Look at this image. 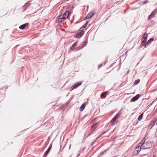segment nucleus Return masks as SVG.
<instances>
[{
  "label": "nucleus",
  "instance_id": "nucleus-26",
  "mask_svg": "<svg viewBox=\"0 0 157 157\" xmlns=\"http://www.w3.org/2000/svg\"><path fill=\"white\" fill-rule=\"evenodd\" d=\"M86 44H84L83 45V46H82V48H83L84 47H85L86 45Z\"/></svg>",
  "mask_w": 157,
  "mask_h": 157
},
{
  "label": "nucleus",
  "instance_id": "nucleus-20",
  "mask_svg": "<svg viewBox=\"0 0 157 157\" xmlns=\"http://www.w3.org/2000/svg\"><path fill=\"white\" fill-rule=\"evenodd\" d=\"M89 23V21H87L85 24L81 28H85L86 26H87V25Z\"/></svg>",
  "mask_w": 157,
  "mask_h": 157
},
{
  "label": "nucleus",
  "instance_id": "nucleus-6",
  "mask_svg": "<svg viewBox=\"0 0 157 157\" xmlns=\"http://www.w3.org/2000/svg\"><path fill=\"white\" fill-rule=\"evenodd\" d=\"M84 33V32L83 30H81L80 32L78 33L76 35V37L77 38H80L83 35Z\"/></svg>",
  "mask_w": 157,
  "mask_h": 157
},
{
  "label": "nucleus",
  "instance_id": "nucleus-15",
  "mask_svg": "<svg viewBox=\"0 0 157 157\" xmlns=\"http://www.w3.org/2000/svg\"><path fill=\"white\" fill-rule=\"evenodd\" d=\"M95 14L94 13H90L87 15V16H89V18H90L92 17Z\"/></svg>",
  "mask_w": 157,
  "mask_h": 157
},
{
  "label": "nucleus",
  "instance_id": "nucleus-27",
  "mask_svg": "<svg viewBox=\"0 0 157 157\" xmlns=\"http://www.w3.org/2000/svg\"><path fill=\"white\" fill-rule=\"evenodd\" d=\"M105 94H108L109 93V92L108 91H106V92H105Z\"/></svg>",
  "mask_w": 157,
  "mask_h": 157
},
{
  "label": "nucleus",
  "instance_id": "nucleus-13",
  "mask_svg": "<svg viewBox=\"0 0 157 157\" xmlns=\"http://www.w3.org/2000/svg\"><path fill=\"white\" fill-rule=\"evenodd\" d=\"M144 115V113H142L140 115L138 118V120L139 121H140L142 119Z\"/></svg>",
  "mask_w": 157,
  "mask_h": 157
},
{
  "label": "nucleus",
  "instance_id": "nucleus-25",
  "mask_svg": "<svg viewBox=\"0 0 157 157\" xmlns=\"http://www.w3.org/2000/svg\"><path fill=\"white\" fill-rule=\"evenodd\" d=\"M102 66V64H101L99 65V68L101 67Z\"/></svg>",
  "mask_w": 157,
  "mask_h": 157
},
{
  "label": "nucleus",
  "instance_id": "nucleus-7",
  "mask_svg": "<svg viewBox=\"0 0 157 157\" xmlns=\"http://www.w3.org/2000/svg\"><path fill=\"white\" fill-rule=\"evenodd\" d=\"M154 38H151L150 39L147 43H146L145 44V48H146L148 46V44H149L151 43L154 40Z\"/></svg>",
  "mask_w": 157,
  "mask_h": 157
},
{
  "label": "nucleus",
  "instance_id": "nucleus-23",
  "mask_svg": "<svg viewBox=\"0 0 157 157\" xmlns=\"http://www.w3.org/2000/svg\"><path fill=\"white\" fill-rule=\"evenodd\" d=\"M74 89H75V88H74V86H73L71 87V88L70 90L72 91Z\"/></svg>",
  "mask_w": 157,
  "mask_h": 157
},
{
  "label": "nucleus",
  "instance_id": "nucleus-24",
  "mask_svg": "<svg viewBox=\"0 0 157 157\" xmlns=\"http://www.w3.org/2000/svg\"><path fill=\"white\" fill-rule=\"evenodd\" d=\"M89 18V16H87V15L85 17V19H87Z\"/></svg>",
  "mask_w": 157,
  "mask_h": 157
},
{
  "label": "nucleus",
  "instance_id": "nucleus-2",
  "mask_svg": "<svg viewBox=\"0 0 157 157\" xmlns=\"http://www.w3.org/2000/svg\"><path fill=\"white\" fill-rule=\"evenodd\" d=\"M69 12L66 11L63 14H60L57 17L56 21L59 23H61L67 19L69 15Z\"/></svg>",
  "mask_w": 157,
  "mask_h": 157
},
{
  "label": "nucleus",
  "instance_id": "nucleus-16",
  "mask_svg": "<svg viewBox=\"0 0 157 157\" xmlns=\"http://www.w3.org/2000/svg\"><path fill=\"white\" fill-rule=\"evenodd\" d=\"M143 39H147L148 37V34L146 33H145L143 34Z\"/></svg>",
  "mask_w": 157,
  "mask_h": 157
},
{
  "label": "nucleus",
  "instance_id": "nucleus-12",
  "mask_svg": "<svg viewBox=\"0 0 157 157\" xmlns=\"http://www.w3.org/2000/svg\"><path fill=\"white\" fill-rule=\"evenodd\" d=\"M121 114V113L120 112H118L114 117V118L116 120L117 119L119 116H120Z\"/></svg>",
  "mask_w": 157,
  "mask_h": 157
},
{
  "label": "nucleus",
  "instance_id": "nucleus-17",
  "mask_svg": "<svg viewBox=\"0 0 157 157\" xmlns=\"http://www.w3.org/2000/svg\"><path fill=\"white\" fill-rule=\"evenodd\" d=\"M116 120L113 117L111 121V122L113 124V125H114L115 124V121Z\"/></svg>",
  "mask_w": 157,
  "mask_h": 157
},
{
  "label": "nucleus",
  "instance_id": "nucleus-8",
  "mask_svg": "<svg viewBox=\"0 0 157 157\" xmlns=\"http://www.w3.org/2000/svg\"><path fill=\"white\" fill-rule=\"evenodd\" d=\"M52 147V144H50V145H49V147H48L47 150L44 152V153L45 154V155H47L48 153L50 151V150L51 148Z\"/></svg>",
  "mask_w": 157,
  "mask_h": 157
},
{
  "label": "nucleus",
  "instance_id": "nucleus-11",
  "mask_svg": "<svg viewBox=\"0 0 157 157\" xmlns=\"http://www.w3.org/2000/svg\"><path fill=\"white\" fill-rule=\"evenodd\" d=\"M142 40L143 41L141 43L142 45L145 47V44H146V42L147 41V39H143L142 38Z\"/></svg>",
  "mask_w": 157,
  "mask_h": 157
},
{
  "label": "nucleus",
  "instance_id": "nucleus-4",
  "mask_svg": "<svg viewBox=\"0 0 157 157\" xmlns=\"http://www.w3.org/2000/svg\"><path fill=\"white\" fill-rule=\"evenodd\" d=\"M140 94H138L135 96L133 97L131 100V102H134L137 100L140 97Z\"/></svg>",
  "mask_w": 157,
  "mask_h": 157
},
{
  "label": "nucleus",
  "instance_id": "nucleus-21",
  "mask_svg": "<svg viewBox=\"0 0 157 157\" xmlns=\"http://www.w3.org/2000/svg\"><path fill=\"white\" fill-rule=\"evenodd\" d=\"M77 41H76L75 42L72 46L71 47L70 49H72V48L74 47L75 46H76L77 45Z\"/></svg>",
  "mask_w": 157,
  "mask_h": 157
},
{
  "label": "nucleus",
  "instance_id": "nucleus-19",
  "mask_svg": "<svg viewBox=\"0 0 157 157\" xmlns=\"http://www.w3.org/2000/svg\"><path fill=\"white\" fill-rule=\"evenodd\" d=\"M156 122V121H155V119L154 118L153 119L152 123H151V124H152V127H153L154 125L155 124Z\"/></svg>",
  "mask_w": 157,
  "mask_h": 157
},
{
  "label": "nucleus",
  "instance_id": "nucleus-10",
  "mask_svg": "<svg viewBox=\"0 0 157 157\" xmlns=\"http://www.w3.org/2000/svg\"><path fill=\"white\" fill-rule=\"evenodd\" d=\"M86 106V104L85 103L83 104L80 106V111H83L84 109L85 106Z\"/></svg>",
  "mask_w": 157,
  "mask_h": 157
},
{
  "label": "nucleus",
  "instance_id": "nucleus-18",
  "mask_svg": "<svg viewBox=\"0 0 157 157\" xmlns=\"http://www.w3.org/2000/svg\"><path fill=\"white\" fill-rule=\"evenodd\" d=\"M25 25H26L25 24H23V25H20L19 27V28L20 29H24L25 26Z\"/></svg>",
  "mask_w": 157,
  "mask_h": 157
},
{
  "label": "nucleus",
  "instance_id": "nucleus-1",
  "mask_svg": "<svg viewBox=\"0 0 157 157\" xmlns=\"http://www.w3.org/2000/svg\"><path fill=\"white\" fill-rule=\"evenodd\" d=\"M154 145V143L152 142H146V138H144L140 143V145H141V147L143 149H147L152 147Z\"/></svg>",
  "mask_w": 157,
  "mask_h": 157
},
{
  "label": "nucleus",
  "instance_id": "nucleus-5",
  "mask_svg": "<svg viewBox=\"0 0 157 157\" xmlns=\"http://www.w3.org/2000/svg\"><path fill=\"white\" fill-rule=\"evenodd\" d=\"M157 10L156 9L154 10V11L152 12L151 14L149 16L148 19H151L155 15V13H157Z\"/></svg>",
  "mask_w": 157,
  "mask_h": 157
},
{
  "label": "nucleus",
  "instance_id": "nucleus-3",
  "mask_svg": "<svg viewBox=\"0 0 157 157\" xmlns=\"http://www.w3.org/2000/svg\"><path fill=\"white\" fill-rule=\"evenodd\" d=\"M143 149L142 147H141V145H140V143L139 144V146L138 147H136L134 151L135 152H136L137 153L139 152L141 149Z\"/></svg>",
  "mask_w": 157,
  "mask_h": 157
},
{
  "label": "nucleus",
  "instance_id": "nucleus-14",
  "mask_svg": "<svg viewBox=\"0 0 157 157\" xmlns=\"http://www.w3.org/2000/svg\"><path fill=\"white\" fill-rule=\"evenodd\" d=\"M106 97V94L105 92H103L101 95V97L102 98H104Z\"/></svg>",
  "mask_w": 157,
  "mask_h": 157
},
{
  "label": "nucleus",
  "instance_id": "nucleus-29",
  "mask_svg": "<svg viewBox=\"0 0 157 157\" xmlns=\"http://www.w3.org/2000/svg\"><path fill=\"white\" fill-rule=\"evenodd\" d=\"M103 154V153H101V155H102Z\"/></svg>",
  "mask_w": 157,
  "mask_h": 157
},
{
  "label": "nucleus",
  "instance_id": "nucleus-9",
  "mask_svg": "<svg viewBox=\"0 0 157 157\" xmlns=\"http://www.w3.org/2000/svg\"><path fill=\"white\" fill-rule=\"evenodd\" d=\"M82 82H77L75 84H74L73 85L74 88L75 89L77 88V87L80 86L82 84Z\"/></svg>",
  "mask_w": 157,
  "mask_h": 157
},
{
  "label": "nucleus",
  "instance_id": "nucleus-28",
  "mask_svg": "<svg viewBox=\"0 0 157 157\" xmlns=\"http://www.w3.org/2000/svg\"><path fill=\"white\" fill-rule=\"evenodd\" d=\"M47 155H45V154L44 153L43 156V157H46Z\"/></svg>",
  "mask_w": 157,
  "mask_h": 157
},
{
  "label": "nucleus",
  "instance_id": "nucleus-30",
  "mask_svg": "<svg viewBox=\"0 0 157 157\" xmlns=\"http://www.w3.org/2000/svg\"><path fill=\"white\" fill-rule=\"evenodd\" d=\"M124 157H127L126 156H124Z\"/></svg>",
  "mask_w": 157,
  "mask_h": 157
},
{
  "label": "nucleus",
  "instance_id": "nucleus-22",
  "mask_svg": "<svg viewBox=\"0 0 157 157\" xmlns=\"http://www.w3.org/2000/svg\"><path fill=\"white\" fill-rule=\"evenodd\" d=\"M140 82V80L139 79H138L137 80H136L135 83L136 84H138Z\"/></svg>",
  "mask_w": 157,
  "mask_h": 157
}]
</instances>
